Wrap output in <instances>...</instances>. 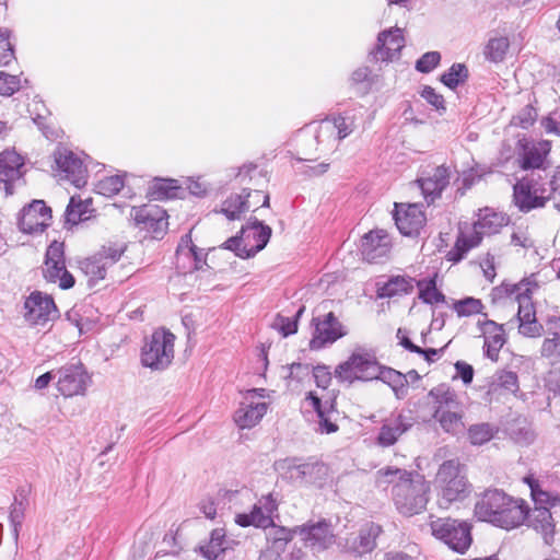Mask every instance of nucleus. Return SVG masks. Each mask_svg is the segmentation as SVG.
Here are the masks:
<instances>
[{
	"label": "nucleus",
	"mask_w": 560,
	"mask_h": 560,
	"mask_svg": "<svg viewBox=\"0 0 560 560\" xmlns=\"http://www.w3.org/2000/svg\"><path fill=\"white\" fill-rule=\"evenodd\" d=\"M272 230L256 218H250L248 223L242 228L241 234L244 241V253L238 254L241 258H249L262 250L271 237Z\"/></svg>",
	"instance_id": "obj_14"
},
{
	"label": "nucleus",
	"mask_w": 560,
	"mask_h": 560,
	"mask_svg": "<svg viewBox=\"0 0 560 560\" xmlns=\"http://www.w3.org/2000/svg\"><path fill=\"white\" fill-rule=\"evenodd\" d=\"M66 262L63 243L54 241L46 250L45 262Z\"/></svg>",
	"instance_id": "obj_60"
},
{
	"label": "nucleus",
	"mask_w": 560,
	"mask_h": 560,
	"mask_svg": "<svg viewBox=\"0 0 560 560\" xmlns=\"http://www.w3.org/2000/svg\"><path fill=\"white\" fill-rule=\"evenodd\" d=\"M316 385L320 388H327L331 382V373L325 365H317L313 370Z\"/></svg>",
	"instance_id": "obj_62"
},
{
	"label": "nucleus",
	"mask_w": 560,
	"mask_h": 560,
	"mask_svg": "<svg viewBox=\"0 0 560 560\" xmlns=\"http://www.w3.org/2000/svg\"><path fill=\"white\" fill-rule=\"evenodd\" d=\"M525 481L528 483L530 488L532 498L536 504L547 503L551 506H555L560 502V498L557 494H551L550 492L544 491L538 480L533 478H526Z\"/></svg>",
	"instance_id": "obj_50"
},
{
	"label": "nucleus",
	"mask_w": 560,
	"mask_h": 560,
	"mask_svg": "<svg viewBox=\"0 0 560 560\" xmlns=\"http://www.w3.org/2000/svg\"><path fill=\"white\" fill-rule=\"evenodd\" d=\"M404 47L402 31L398 27L386 30L378 34L377 44L370 58L373 61H392Z\"/></svg>",
	"instance_id": "obj_19"
},
{
	"label": "nucleus",
	"mask_w": 560,
	"mask_h": 560,
	"mask_svg": "<svg viewBox=\"0 0 560 560\" xmlns=\"http://www.w3.org/2000/svg\"><path fill=\"white\" fill-rule=\"evenodd\" d=\"M23 160L15 151L5 150L0 153V182L4 184L8 195L13 194L12 183L22 176Z\"/></svg>",
	"instance_id": "obj_26"
},
{
	"label": "nucleus",
	"mask_w": 560,
	"mask_h": 560,
	"mask_svg": "<svg viewBox=\"0 0 560 560\" xmlns=\"http://www.w3.org/2000/svg\"><path fill=\"white\" fill-rule=\"evenodd\" d=\"M432 535L453 551L464 555L472 544V525L467 521L440 517L430 523Z\"/></svg>",
	"instance_id": "obj_5"
},
{
	"label": "nucleus",
	"mask_w": 560,
	"mask_h": 560,
	"mask_svg": "<svg viewBox=\"0 0 560 560\" xmlns=\"http://www.w3.org/2000/svg\"><path fill=\"white\" fill-rule=\"evenodd\" d=\"M57 168L65 174L75 187L83 186L85 180L86 168L83 161L72 151L63 147H58L54 152Z\"/></svg>",
	"instance_id": "obj_17"
},
{
	"label": "nucleus",
	"mask_w": 560,
	"mask_h": 560,
	"mask_svg": "<svg viewBox=\"0 0 560 560\" xmlns=\"http://www.w3.org/2000/svg\"><path fill=\"white\" fill-rule=\"evenodd\" d=\"M453 310L456 312L458 317H466L475 314H481L483 310V304L481 300L468 296L455 301L453 304Z\"/></svg>",
	"instance_id": "obj_46"
},
{
	"label": "nucleus",
	"mask_w": 560,
	"mask_h": 560,
	"mask_svg": "<svg viewBox=\"0 0 560 560\" xmlns=\"http://www.w3.org/2000/svg\"><path fill=\"white\" fill-rule=\"evenodd\" d=\"M511 244L513 246H520L525 249L533 248L535 246L534 241L528 236L525 231H516L511 235Z\"/></svg>",
	"instance_id": "obj_64"
},
{
	"label": "nucleus",
	"mask_w": 560,
	"mask_h": 560,
	"mask_svg": "<svg viewBox=\"0 0 560 560\" xmlns=\"http://www.w3.org/2000/svg\"><path fill=\"white\" fill-rule=\"evenodd\" d=\"M390 248V237L384 230L370 231L361 241L362 255L369 262H380L388 256Z\"/></svg>",
	"instance_id": "obj_20"
},
{
	"label": "nucleus",
	"mask_w": 560,
	"mask_h": 560,
	"mask_svg": "<svg viewBox=\"0 0 560 560\" xmlns=\"http://www.w3.org/2000/svg\"><path fill=\"white\" fill-rule=\"evenodd\" d=\"M428 396L433 399L435 410H440V412L446 409H455L459 405L455 390L445 383L430 389Z\"/></svg>",
	"instance_id": "obj_36"
},
{
	"label": "nucleus",
	"mask_w": 560,
	"mask_h": 560,
	"mask_svg": "<svg viewBox=\"0 0 560 560\" xmlns=\"http://www.w3.org/2000/svg\"><path fill=\"white\" fill-rule=\"evenodd\" d=\"M131 217L139 229L152 233L154 238H161L168 225L166 211L156 205L133 207Z\"/></svg>",
	"instance_id": "obj_12"
},
{
	"label": "nucleus",
	"mask_w": 560,
	"mask_h": 560,
	"mask_svg": "<svg viewBox=\"0 0 560 560\" xmlns=\"http://www.w3.org/2000/svg\"><path fill=\"white\" fill-rule=\"evenodd\" d=\"M480 241L481 237L477 235L472 236L471 238H467L464 235H459L455 242V245L446 255L447 260L453 262L460 261L466 255V253L472 247H476L480 243Z\"/></svg>",
	"instance_id": "obj_44"
},
{
	"label": "nucleus",
	"mask_w": 560,
	"mask_h": 560,
	"mask_svg": "<svg viewBox=\"0 0 560 560\" xmlns=\"http://www.w3.org/2000/svg\"><path fill=\"white\" fill-rule=\"evenodd\" d=\"M393 218L399 232L405 236H417L423 229L427 218L419 205H397Z\"/></svg>",
	"instance_id": "obj_16"
},
{
	"label": "nucleus",
	"mask_w": 560,
	"mask_h": 560,
	"mask_svg": "<svg viewBox=\"0 0 560 560\" xmlns=\"http://www.w3.org/2000/svg\"><path fill=\"white\" fill-rule=\"evenodd\" d=\"M89 200L82 201L81 199L71 197L69 205L67 206V209L65 211L66 222L74 225L78 224L79 222L89 220Z\"/></svg>",
	"instance_id": "obj_41"
},
{
	"label": "nucleus",
	"mask_w": 560,
	"mask_h": 560,
	"mask_svg": "<svg viewBox=\"0 0 560 560\" xmlns=\"http://www.w3.org/2000/svg\"><path fill=\"white\" fill-rule=\"evenodd\" d=\"M383 533L382 526L373 522L364 524L359 534L347 539V548L355 555L371 552L376 548V539Z\"/></svg>",
	"instance_id": "obj_25"
},
{
	"label": "nucleus",
	"mask_w": 560,
	"mask_h": 560,
	"mask_svg": "<svg viewBox=\"0 0 560 560\" xmlns=\"http://www.w3.org/2000/svg\"><path fill=\"white\" fill-rule=\"evenodd\" d=\"M266 402H242L235 411L234 421L241 429L255 427L267 412Z\"/></svg>",
	"instance_id": "obj_30"
},
{
	"label": "nucleus",
	"mask_w": 560,
	"mask_h": 560,
	"mask_svg": "<svg viewBox=\"0 0 560 560\" xmlns=\"http://www.w3.org/2000/svg\"><path fill=\"white\" fill-rule=\"evenodd\" d=\"M528 526L540 533L546 544L553 540L555 523L550 510L546 506H536L533 512H527L526 518Z\"/></svg>",
	"instance_id": "obj_29"
},
{
	"label": "nucleus",
	"mask_w": 560,
	"mask_h": 560,
	"mask_svg": "<svg viewBox=\"0 0 560 560\" xmlns=\"http://www.w3.org/2000/svg\"><path fill=\"white\" fill-rule=\"evenodd\" d=\"M312 323L314 325L313 337L310 340L312 350L323 349L346 335L342 324L332 312L327 313L323 318H313Z\"/></svg>",
	"instance_id": "obj_11"
},
{
	"label": "nucleus",
	"mask_w": 560,
	"mask_h": 560,
	"mask_svg": "<svg viewBox=\"0 0 560 560\" xmlns=\"http://www.w3.org/2000/svg\"><path fill=\"white\" fill-rule=\"evenodd\" d=\"M24 318L31 325H44L57 316L54 299L40 291H34L24 302Z\"/></svg>",
	"instance_id": "obj_13"
},
{
	"label": "nucleus",
	"mask_w": 560,
	"mask_h": 560,
	"mask_svg": "<svg viewBox=\"0 0 560 560\" xmlns=\"http://www.w3.org/2000/svg\"><path fill=\"white\" fill-rule=\"evenodd\" d=\"M415 282L416 279L407 275L390 276L384 283L377 282L376 295L380 299H390L410 294L413 291Z\"/></svg>",
	"instance_id": "obj_28"
},
{
	"label": "nucleus",
	"mask_w": 560,
	"mask_h": 560,
	"mask_svg": "<svg viewBox=\"0 0 560 560\" xmlns=\"http://www.w3.org/2000/svg\"><path fill=\"white\" fill-rule=\"evenodd\" d=\"M528 512L527 503L515 499L500 489L483 491L474 509L475 516L498 527L512 529L525 522Z\"/></svg>",
	"instance_id": "obj_3"
},
{
	"label": "nucleus",
	"mask_w": 560,
	"mask_h": 560,
	"mask_svg": "<svg viewBox=\"0 0 560 560\" xmlns=\"http://www.w3.org/2000/svg\"><path fill=\"white\" fill-rule=\"evenodd\" d=\"M273 327L278 329L283 337H288L298 331L296 319L285 317L282 315H277L273 323Z\"/></svg>",
	"instance_id": "obj_58"
},
{
	"label": "nucleus",
	"mask_w": 560,
	"mask_h": 560,
	"mask_svg": "<svg viewBox=\"0 0 560 560\" xmlns=\"http://www.w3.org/2000/svg\"><path fill=\"white\" fill-rule=\"evenodd\" d=\"M451 179V170L445 165H440L417 179L419 187L427 200L433 202L440 198L443 190L448 186Z\"/></svg>",
	"instance_id": "obj_21"
},
{
	"label": "nucleus",
	"mask_w": 560,
	"mask_h": 560,
	"mask_svg": "<svg viewBox=\"0 0 560 560\" xmlns=\"http://www.w3.org/2000/svg\"><path fill=\"white\" fill-rule=\"evenodd\" d=\"M537 119V112L532 105L523 107L517 115L512 118V124L523 129H527L534 125Z\"/></svg>",
	"instance_id": "obj_55"
},
{
	"label": "nucleus",
	"mask_w": 560,
	"mask_h": 560,
	"mask_svg": "<svg viewBox=\"0 0 560 560\" xmlns=\"http://www.w3.org/2000/svg\"><path fill=\"white\" fill-rule=\"evenodd\" d=\"M51 221V209L44 200L35 199L19 213L18 225L26 234L43 233Z\"/></svg>",
	"instance_id": "obj_10"
},
{
	"label": "nucleus",
	"mask_w": 560,
	"mask_h": 560,
	"mask_svg": "<svg viewBox=\"0 0 560 560\" xmlns=\"http://www.w3.org/2000/svg\"><path fill=\"white\" fill-rule=\"evenodd\" d=\"M249 197H252L249 188H244L241 195H231L222 202L221 213L229 220L240 219L249 209Z\"/></svg>",
	"instance_id": "obj_34"
},
{
	"label": "nucleus",
	"mask_w": 560,
	"mask_h": 560,
	"mask_svg": "<svg viewBox=\"0 0 560 560\" xmlns=\"http://www.w3.org/2000/svg\"><path fill=\"white\" fill-rule=\"evenodd\" d=\"M550 149L547 142L522 144V152L518 153V165L524 171H532L536 177V171H546V156Z\"/></svg>",
	"instance_id": "obj_24"
},
{
	"label": "nucleus",
	"mask_w": 560,
	"mask_h": 560,
	"mask_svg": "<svg viewBox=\"0 0 560 560\" xmlns=\"http://www.w3.org/2000/svg\"><path fill=\"white\" fill-rule=\"evenodd\" d=\"M540 174L536 178L534 173H530L514 185V203L522 212L544 207L549 200L548 189L544 183H540Z\"/></svg>",
	"instance_id": "obj_9"
},
{
	"label": "nucleus",
	"mask_w": 560,
	"mask_h": 560,
	"mask_svg": "<svg viewBox=\"0 0 560 560\" xmlns=\"http://www.w3.org/2000/svg\"><path fill=\"white\" fill-rule=\"evenodd\" d=\"M377 476L378 485H393V502L401 515L413 516L425 510L430 487L423 476L396 467L382 468Z\"/></svg>",
	"instance_id": "obj_1"
},
{
	"label": "nucleus",
	"mask_w": 560,
	"mask_h": 560,
	"mask_svg": "<svg viewBox=\"0 0 560 560\" xmlns=\"http://www.w3.org/2000/svg\"><path fill=\"white\" fill-rule=\"evenodd\" d=\"M477 326L485 337V355L491 361H498L499 352L506 341L503 325L485 319L478 320Z\"/></svg>",
	"instance_id": "obj_22"
},
{
	"label": "nucleus",
	"mask_w": 560,
	"mask_h": 560,
	"mask_svg": "<svg viewBox=\"0 0 560 560\" xmlns=\"http://www.w3.org/2000/svg\"><path fill=\"white\" fill-rule=\"evenodd\" d=\"M126 250V243L107 242L94 255L81 260L79 267L89 277V284L105 279L108 268L118 262Z\"/></svg>",
	"instance_id": "obj_6"
},
{
	"label": "nucleus",
	"mask_w": 560,
	"mask_h": 560,
	"mask_svg": "<svg viewBox=\"0 0 560 560\" xmlns=\"http://www.w3.org/2000/svg\"><path fill=\"white\" fill-rule=\"evenodd\" d=\"M503 217L492 213L480 217L475 223V234H492L498 232V229L502 226Z\"/></svg>",
	"instance_id": "obj_49"
},
{
	"label": "nucleus",
	"mask_w": 560,
	"mask_h": 560,
	"mask_svg": "<svg viewBox=\"0 0 560 560\" xmlns=\"http://www.w3.org/2000/svg\"><path fill=\"white\" fill-rule=\"evenodd\" d=\"M441 61L439 51H428L423 54L416 62V70L421 73H430Z\"/></svg>",
	"instance_id": "obj_54"
},
{
	"label": "nucleus",
	"mask_w": 560,
	"mask_h": 560,
	"mask_svg": "<svg viewBox=\"0 0 560 560\" xmlns=\"http://www.w3.org/2000/svg\"><path fill=\"white\" fill-rule=\"evenodd\" d=\"M276 469L292 482L312 485L322 481L327 476V467L319 460L300 463L296 457H288L276 463Z\"/></svg>",
	"instance_id": "obj_8"
},
{
	"label": "nucleus",
	"mask_w": 560,
	"mask_h": 560,
	"mask_svg": "<svg viewBox=\"0 0 560 560\" xmlns=\"http://www.w3.org/2000/svg\"><path fill=\"white\" fill-rule=\"evenodd\" d=\"M469 77L468 68L465 63H453L451 68L441 75V82L451 90H456L458 85L465 83Z\"/></svg>",
	"instance_id": "obj_42"
},
{
	"label": "nucleus",
	"mask_w": 560,
	"mask_h": 560,
	"mask_svg": "<svg viewBox=\"0 0 560 560\" xmlns=\"http://www.w3.org/2000/svg\"><path fill=\"white\" fill-rule=\"evenodd\" d=\"M225 530L214 528L210 533L209 541L199 547L200 553L208 560H217L226 550Z\"/></svg>",
	"instance_id": "obj_37"
},
{
	"label": "nucleus",
	"mask_w": 560,
	"mask_h": 560,
	"mask_svg": "<svg viewBox=\"0 0 560 560\" xmlns=\"http://www.w3.org/2000/svg\"><path fill=\"white\" fill-rule=\"evenodd\" d=\"M498 387L506 390L508 393H517L520 389L517 374L515 372L505 370L497 372L493 375L490 390L495 392Z\"/></svg>",
	"instance_id": "obj_43"
},
{
	"label": "nucleus",
	"mask_w": 560,
	"mask_h": 560,
	"mask_svg": "<svg viewBox=\"0 0 560 560\" xmlns=\"http://www.w3.org/2000/svg\"><path fill=\"white\" fill-rule=\"evenodd\" d=\"M24 503L22 501H18V499L15 498L13 504L11 505V511L9 515L11 525L13 527V536L15 539H18L19 537V530L24 520Z\"/></svg>",
	"instance_id": "obj_56"
},
{
	"label": "nucleus",
	"mask_w": 560,
	"mask_h": 560,
	"mask_svg": "<svg viewBox=\"0 0 560 560\" xmlns=\"http://www.w3.org/2000/svg\"><path fill=\"white\" fill-rule=\"evenodd\" d=\"M438 273L433 276L416 280L415 285L418 288V299L424 304L433 305L439 303H445L446 296L436 287Z\"/></svg>",
	"instance_id": "obj_33"
},
{
	"label": "nucleus",
	"mask_w": 560,
	"mask_h": 560,
	"mask_svg": "<svg viewBox=\"0 0 560 560\" xmlns=\"http://www.w3.org/2000/svg\"><path fill=\"white\" fill-rule=\"evenodd\" d=\"M296 529H289L281 526L271 525L267 532V540L269 547L264 555L267 556H276L278 558L282 551H284L285 546L290 542L296 533Z\"/></svg>",
	"instance_id": "obj_31"
},
{
	"label": "nucleus",
	"mask_w": 560,
	"mask_h": 560,
	"mask_svg": "<svg viewBox=\"0 0 560 560\" xmlns=\"http://www.w3.org/2000/svg\"><path fill=\"white\" fill-rule=\"evenodd\" d=\"M196 245L192 243L191 234L190 232L183 235L176 249V259L177 264H179V260L182 258L188 257L189 253H195Z\"/></svg>",
	"instance_id": "obj_61"
},
{
	"label": "nucleus",
	"mask_w": 560,
	"mask_h": 560,
	"mask_svg": "<svg viewBox=\"0 0 560 560\" xmlns=\"http://www.w3.org/2000/svg\"><path fill=\"white\" fill-rule=\"evenodd\" d=\"M433 418L439 421L441 428L453 435L460 433L465 424L463 422V415L457 411L450 410H434Z\"/></svg>",
	"instance_id": "obj_39"
},
{
	"label": "nucleus",
	"mask_w": 560,
	"mask_h": 560,
	"mask_svg": "<svg viewBox=\"0 0 560 560\" xmlns=\"http://www.w3.org/2000/svg\"><path fill=\"white\" fill-rule=\"evenodd\" d=\"M421 97L424 98L430 105H432L438 110H445V101L442 94L436 93V91L430 86L425 85L421 93Z\"/></svg>",
	"instance_id": "obj_59"
},
{
	"label": "nucleus",
	"mask_w": 560,
	"mask_h": 560,
	"mask_svg": "<svg viewBox=\"0 0 560 560\" xmlns=\"http://www.w3.org/2000/svg\"><path fill=\"white\" fill-rule=\"evenodd\" d=\"M21 88V79L19 75H12L4 71H0V95L11 96Z\"/></svg>",
	"instance_id": "obj_53"
},
{
	"label": "nucleus",
	"mask_w": 560,
	"mask_h": 560,
	"mask_svg": "<svg viewBox=\"0 0 560 560\" xmlns=\"http://www.w3.org/2000/svg\"><path fill=\"white\" fill-rule=\"evenodd\" d=\"M440 506L448 508L454 502L467 499L472 485L467 477V467L458 458L444 460L434 477Z\"/></svg>",
	"instance_id": "obj_4"
},
{
	"label": "nucleus",
	"mask_w": 560,
	"mask_h": 560,
	"mask_svg": "<svg viewBox=\"0 0 560 560\" xmlns=\"http://www.w3.org/2000/svg\"><path fill=\"white\" fill-rule=\"evenodd\" d=\"M175 336L165 329L153 331L141 349V363L151 370L166 369L174 359Z\"/></svg>",
	"instance_id": "obj_7"
},
{
	"label": "nucleus",
	"mask_w": 560,
	"mask_h": 560,
	"mask_svg": "<svg viewBox=\"0 0 560 560\" xmlns=\"http://www.w3.org/2000/svg\"><path fill=\"white\" fill-rule=\"evenodd\" d=\"M14 56V46L10 38L0 40V66H8Z\"/></svg>",
	"instance_id": "obj_63"
},
{
	"label": "nucleus",
	"mask_w": 560,
	"mask_h": 560,
	"mask_svg": "<svg viewBox=\"0 0 560 560\" xmlns=\"http://www.w3.org/2000/svg\"><path fill=\"white\" fill-rule=\"evenodd\" d=\"M58 390L66 397L81 395L85 392L89 375L82 363L69 364L57 371Z\"/></svg>",
	"instance_id": "obj_15"
},
{
	"label": "nucleus",
	"mask_w": 560,
	"mask_h": 560,
	"mask_svg": "<svg viewBox=\"0 0 560 560\" xmlns=\"http://www.w3.org/2000/svg\"><path fill=\"white\" fill-rule=\"evenodd\" d=\"M178 190L177 180L155 178L148 189V196L153 200L173 199L177 197Z\"/></svg>",
	"instance_id": "obj_38"
},
{
	"label": "nucleus",
	"mask_w": 560,
	"mask_h": 560,
	"mask_svg": "<svg viewBox=\"0 0 560 560\" xmlns=\"http://www.w3.org/2000/svg\"><path fill=\"white\" fill-rule=\"evenodd\" d=\"M43 275L48 282L56 283L59 280L62 290L71 289L75 283L74 277L66 268V262H45Z\"/></svg>",
	"instance_id": "obj_35"
},
{
	"label": "nucleus",
	"mask_w": 560,
	"mask_h": 560,
	"mask_svg": "<svg viewBox=\"0 0 560 560\" xmlns=\"http://www.w3.org/2000/svg\"><path fill=\"white\" fill-rule=\"evenodd\" d=\"M122 188L124 179L120 175L105 177L96 184V191L106 197L117 195Z\"/></svg>",
	"instance_id": "obj_51"
},
{
	"label": "nucleus",
	"mask_w": 560,
	"mask_h": 560,
	"mask_svg": "<svg viewBox=\"0 0 560 560\" xmlns=\"http://www.w3.org/2000/svg\"><path fill=\"white\" fill-rule=\"evenodd\" d=\"M510 47L506 36L491 37L483 49V56L488 61L498 63L504 60Z\"/></svg>",
	"instance_id": "obj_40"
},
{
	"label": "nucleus",
	"mask_w": 560,
	"mask_h": 560,
	"mask_svg": "<svg viewBox=\"0 0 560 560\" xmlns=\"http://www.w3.org/2000/svg\"><path fill=\"white\" fill-rule=\"evenodd\" d=\"M330 125L337 130V138L338 140H342L350 136L354 129H355V122L354 117L348 115L347 113L345 115L338 114L332 115L331 117H327L324 119L319 126V130L317 135L315 136L316 141L319 143V136L324 131V129L329 130Z\"/></svg>",
	"instance_id": "obj_32"
},
{
	"label": "nucleus",
	"mask_w": 560,
	"mask_h": 560,
	"mask_svg": "<svg viewBox=\"0 0 560 560\" xmlns=\"http://www.w3.org/2000/svg\"><path fill=\"white\" fill-rule=\"evenodd\" d=\"M413 425L410 417L398 415L396 418L387 419L381 427L377 442L382 446L394 445L399 436L407 432Z\"/></svg>",
	"instance_id": "obj_27"
},
{
	"label": "nucleus",
	"mask_w": 560,
	"mask_h": 560,
	"mask_svg": "<svg viewBox=\"0 0 560 560\" xmlns=\"http://www.w3.org/2000/svg\"><path fill=\"white\" fill-rule=\"evenodd\" d=\"M338 410L336 409L335 399L329 401V406L327 409L323 411V416L318 417V431L320 433H335L338 431L337 418Z\"/></svg>",
	"instance_id": "obj_45"
},
{
	"label": "nucleus",
	"mask_w": 560,
	"mask_h": 560,
	"mask_svg": "<svg viewBox=\"0 0 560 560\" xmlns=\"http://www.w3.org/2000/svg\"><path fill=\"white\" fill-rule=\"evenodd\" d=\"M532 285V282L527 280H523L518 283H502L501 285L493 289V294L495 298H504V296H515V300L518 298V293L524 291V288Z\"/></svg>",
	"instance_id": "obj_52"
},
{
	"label": "nucleus",
	"mask_w": 560,
	"mask_h": 560,
	"mask_svg": "<svg viewBox=\"0 0 560 560\" xmlns=\"http://www.w3.org/2000/svg\"><path fill=\"white\" fill-rule=\"evenodd\" d=\"M509 435L515 443L521 445H528L535 440V433L526 422L511 424Z\"/></svg>",
	"instance_id": "obj_48"
},
{
	"label": "nucleus",
	"mask_w": 560,
	"mask_h": 560,
	"mask_svg": "<svg viewBox=\"0 0 560 560\" xmlns=\"http://www.w3.org/2000/svg\"><path fill=\"white\" fill-rule=\"evenodd\" d=\"M335 377L341 383L352 384L354 381L381 380L388 384L398 399L408 394L407 375L392 368L381 365L368 353H352L348 360L335 369Z\"/></svg>",
	"instance_id": "obj_2"
},
{
	"label": "nucleus",
	"mask_w": 560,
	"mask_h": 560,
	"mask_svg": "<svg viewBox=\"0 0 560 560\" xmlns=\"http://www.w3.org/2000/svg\"><path fill=\"white\" fill-rule=\"evenodd\" d=\"M540 353L545 358H551L560 362V335L555 334L552 338L544 340Z\"/></svg>",
	"instance_id": "obj_57"
},
{
	"label": "nucleus",
	"mask_w": 560,
	"mask_h": 560,
	"mask_svg": "<svg viewBox=\"0 0 560 560\" xmlns=\"http://www.w3.org/2000/svg\"><path fill=\"white\" fill-rule=\"evenodd\" d=\"M494 435V429L489 423L472 424L468 429V439L472 445H482Z\"/></svg>",
	"instance_id": "obj_47"
},
{
	"label": "nucleus",
	"mask_w": 560,
	"mask_h": 560,
	"mask_svg": "<svg viewBox=\"0 0 560 560\" xmlns=\"http://www.w3.org/2000/svg\"><path fill=\"white\" fill-rule=\"evenodd\" d=\"M532 285L524 288L522 293H518L516 301L518 302L517 318L520 322V332L527 337L540 336L542 326L537 323L536 311L532 301Z\"/></svg>",
	"instance_id": "obj_18"
},
{
	"label": "nucleus",
	"mask_w": 560,
	"mask_h": 560,
	"mask_svg": "<svg viewBox=\"0 0 560 560\" xmlns=\"http://www.w3.org/2000/svg\"><path fill=\"white\" fill-rule=\"evenodd\" d=\"M305 546L314 552L323 551L335 542V536L330 529V525L326 521L316 524L303 526L300 528Z\"/></svg>",
	"instance_id": "obj_23"
}]
</instances>
